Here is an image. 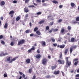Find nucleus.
<instances>
[{"label":"nucleus","instance_id":"nucleus-22","mask_svg":"<svg viewBox=\"0 0 79 79\" xmlns=\"http://www.w3.org/2000/svg\"><path fill=\"white\" fill-rule=\"evenodd\" d=\"M36 33L37 35H40L41 33L39 31H36Z\"/></svg>","mask_w":79,"mask_h":79},{"label":"nucleus","instance_id":"nucleus-5","mask_svg":"<svg viewBox=\"0 0 79 79\" xmlns=\"http://www.w3.org/2000/svg\"><path fill=\"white\" fill-rule=\"evenodd\" d=\"M58 61L61 64H64V60H61L60 59H59L58 60Z\"/></svg>","mask_w":79,"mask_h":79},{"label":"nucleus","instance_id":"nucleus-52","mask_svg":"<svg viewBox=\"0 0 79 79\" xmlns=\"http://www.w3.org/2000/svg\"><path fill=\"white\" fill-rule=\"evenodd\" d=\"M62 21V19H60L58 21V23H61V22Z\"/></svg>","mask_w":79,"mask_h":79},{"label":"nucleus","instance_id":"nucleus-63","mask_svg":"<svg viewBox=\"0 0 79 79\" xmlns=\"http://www.w3.org/2000/svg\"><path fill=\"white\" fill-rule=\"evenodd\" d=\"M3 17H1V20H3Z\"/></svg>","mask_w":79,"mask_h":79},{"label":"nucleus","instance_id":"nucleus-2","mask_svg":"<svg viewBox=\"0 0 79 79\" xmlns=\"http://www.w3.org/2000/svg\"><path fill=\"white\" fill-rule=\"evenodd\" d=\"M47 63V59L46 58L43 59L42 60V64L43 65H46Z\"/></svg>","mask_w":79,"mask_h":79},{"label":"nucleus","instance_id":"nucleus-12","mask_svg":"<svg viewBox=\"0 0 79 79\" xmlns=\"http://www.w3.org/2000/svg\"><path fill=\"white\" fill-rule=\"evenodd\" d=\"M26 62L28 64H29L30 63V62H31V60L29 59H27L26 60Z\"/></svg>","mask_w":79,"mask_h":79},{"label":"nucleus","instance_id":"nucleus-47","mask_svg":"<svg viewBox=\"0 0 79 79\" xmlns=\"http://www.w3.org/2000/svg\"><path fill=\"white\" fill-rule=\"evenodd\" d=\"M61 39H62V38H59L58 40V42H61Z\"/></svg>","mask_w":79,"mask_h":79},{"label":"nucleus","instance_id":"nucleus-44","mask_svg":"<svg viewBox=\"0 0 79 79\" xmlns=\"http://www.w3.org/2000/svg\"><path fill=\"white\" fill-rule=\"evenodd\" d=\"M36 78V76H35V75H34L33 76V77L32 78V79H35Z\"/></svg>","mask_w":79,"mask_h":79},{"label":"nucleus","instance_id":"nucleus-10","mask_svg":"<svg viewBox=\"0 0 79 79\" xmlns=\"http://www.w3.org/2000/svg\"><path fill=\"white\" fill-rule=\"evenodd\" d=\"M24 10L25 13H28L29 12V10H28V8H27V7H25L24 9Z\"/></svg>","mask_w":79,"mask_h":79},{"label":"nucleus","instance_id":"nucleus-23","mask_svg":"<svg viewBox=\"0 0 79 79\" xmlns=\"http://www.w3.org/2000/svg\"><path fill=\"white\" fill-rule=\"evenodd\" d=\"M71 6L72 7H74V6H76V5L74 3L72 2L71 4Z\"/></svg>","mask_w":79,"mask_h":79},{"label":"nucleus","instance_id":"nucleus-25","mask_svg":"<svg viewBox=\"0 0 79 79\" xmlns=\"http://www.w3.org/2000/svg\"><path fill=\"white\" fill-rule=\"evenodd\" d=\"M14 13L15 12H14L13 10H11L9 14L11 15V14H14Z\"/></svg>","mask_w":79,"mask_h":79},{"label":"nucleus","instance_id":"nucleus-64","mask_svg":"<svg viewBox=\"0 0 79 79\" xmlns=\"http://www.w3.org/2000/svg\"><path fill=\"white\" fill-rule=\"evenodd\" d=\"M77 73H79V69L77 70Z\"/></svg>","mask_w":79,"mask_h":79},{"label":"nucleus","instance_id":"nucleus-30","mask_svg":"<svg viewBox=\"0 0 79 79\" xmlns=\"http://www.w3.org/2000/svg\"><path fill=\"white\" fill-rule=\"evenodd\" d=\"M67 29L68 31H70L71 29V27L70 26H68Z\"/></svg>","mask_w":79,"mask_h":79},{"label":"nucleus","instance_id":"nucleus-17","mask_svg":"<svg viewBox=\"0 0 79 79\" xmlns=\"http://www.w3.org/2000/svg\"><path fill=\"white\" fill-rule=\"evenodd\" d=\"M65 45L64 44H62L61 45H60V48H64V47H65Z\"/></svg>","mask_w":79,"mask_h":79},{"label":"nucleus","instance_id":"nucleus-37","mask_svg":"<svg viewBox=\"0 0 79 79\" xmlns=\"http://www.w3.org/2000/svg\"><path fill=\"white\" fill-rule=\"evenodd\" d=\"M10 45L11 46H13V45H14V43L13 42H11L10 44Z\"/></svg>","mask_w":79,"mask_h":79},{"label":"nucleus","instance_id":"nucleus-34","mask_svg":"<svg viewBox=\"0 0 79 79\" xmlns=\"http://www.w3.org/2000/svg\"><path fill=\"white\" fill-rule=\"evenodd\" d=\"M30 49H31V50H35V47L32 46V47Z\"/></svg>","mask_w":79,"mask_h":79},{"label":"nucleus","instance_id":"nucleus-56","mask_svg":"<svg viewBox=\"0 0 79 79\" xmlns=\"http://www.w3.org/2000/svg\"><path fill=\"white\" fill-rule=\"evenodd\" d=\"M31 51H32V50H31V49H30L28 50V53H30V52H31Z\"/></svg>","mask_w":79,"mask_h":79},{"label":"nucleus","instance_id":"nucleus-9","mask_svg":"<svg viewBox=\"0 0 79 79\" xmlns=\"http://www.w3.org/2000/svg\"><path fill=\"white\" fill-rule=\"evenodd\" d=\"M57 67V66H56V65L55 64L54 66H51V69L52 70H54V69H55L56 68V67Z\"/></svg>","mask_w":79,"mask_h":79},{"label":"nucleus","instance_id":"nucleus-46","mask_svg":"<svg viewBox=\"0 0 79 79\" xmlns=\"http://www.w3.org/2000/svg\"><path fill=\"white\" fill-rule=\"evenodd\" d=\"M51 40L52 42H55V39L52 38Z\"/></svg>","mask_w":79,"mask_h":79},{"label":"nucleus","instance_id":"nucleus-48","mask_svg":"<svg viewBox=\"0 0 79 79\" xmlns=\"http://www.w3.org/2000/svg\"><path fill=\"white\" fill-rule=\"evenodd\" d=\"M49 27L47 26L46 27V30H48L49 29Z\"/></svg>","mask_w":79,"mask_h":79},{"label":"nucleus","instance_id":"nucleus-32","mask_svg":"<svg viewBox=\"0 0 79 79\" xmlns=\"http://www.w3.org/2000/svg\"><path fill=\"white\" fill-rule=\"evenodd\" d=\"M38 30V28L37 27H35L34 30V32H36V31H37Z\"/></svg>","mask_w":79,"mask_h":79},{"label":"nucleus","instance_id":"nucleus-15","mask_svg":"<svg viewBox=\"0 0 79 79\" xmlns=\"http://www.w3.org/2000/svg\"><path fill=\"white\" fill-rule=\"evenodd\" d=\"M36 57L37 59H39L41 57V55H40V54H37L36 55Z\"/></svg>","mask_w":79,"mask_h":79},{"label":"nucleus","instance_id":"nucleus-27","mask_svg":"<svg viewBox=\"0 0 79 79\" xmlns=\"http://www.w3.org/2000/svg\"><path fill=\"white\" fill-rule=\"evenodd\" d=\"M64 32V27H63L61 29V33H63Z\"/></svg>","mask_w":79,"mask_h":79},{"label":"nucleus","instance_id":"nucleus-39","mask_svg":"<svg viewBox=\"0 0 79 79\" xmlns=\"http://www.w3.org/2000/svg\"><path fill=\"white\" fill-rule=\"evenodd\" d=\"M29 8H34V5H30L28 6Z\"/></svg>","mask_w":79,"mask_h":79},{"label":"nucleus","instance_id":"nucleus-13","mask_svg":"<svg viewBox=\"0 0 79 79\" xmlns=\"http://www.w3.org/2000/svg\"><path fill=\"white\" fill-rule=\"evenodd\" d=\"M60 55L59 56V58L60 59H63V56H62V52H60Z\"/></svg>","mask_w":79,"mask_h":79},{"label":"nucleus","instance_id":"nucleus-8","mask_svg":"<svg viewBox=\"0 0 79 79\" xmlns=\"http://www.w3.org/2000/svg\"><path fill=\"white\" fill-rule=\"evenodd\" d=\"M60 70L56 71L54 72L53 74L55 75H57V74H60Z\"/></svg>","mask_w":79,"mask_h":79},{"label":"nucleus","instance_id":"nucleus-24","mask_svg":"<svg viewBox=\"0 0 79 79\" xmlns=\"http://www.w3.org/2000/svg\"><path fill=\"white\" fill-rule=\"evenodd\" d=\"M75 39L74 38H72L71 39V42H74V40Z\"/></svg>","mask_w":79,"mask_h":79},{"label":"nucleus","instance_id":"nucleus-11","mask_svg":"<svg viewBox=\"0 0 79 79\" xmlns=\"http://www.w3.org/2000/svg\"><path fill=\"white\" fill-rule=\"evenodd\" d=\"M8 55L6 53H2L1 54H0V56H5V55Z\"/></svg>","mask_w":79,"mask_h":79},{"label":"nucleus","instance_id":"nucleus-38","mask_svg":"<svg viewBox=\"0 0 79 79\" xmlns=\"http://www.w3.org/2000/svg\"><path fill=\"white\" fill-rule=\"evenodd\" d=\"M68 59H69V57H66L65 58V60H66V62H67L68 61H68Z\"/></svg>","mask_w":79,"mask_h":79},{"label":"nucleus","instance_id":"nucleus-4","mask_svg":"<svg viewBox=\"0 0 79 79\" xmlns=\"http://www.w3.org/2000/svg\"><path fill=\"white\" fill-rule=\"evenodd\" d=\"M76 47L75 46H73L71 47L70 48V54L73 52V48H76Z\"/></svg>","mask_w":79,"mask_h":79},{"label":"nucleus","instance_id":"nucleus-45","mask_svg":"<svg viewBox=\"0 0 79 79\" xmlns=\"http://www.w3.org/2000/svg\"><path fill=\"white\" fill-rule=\"evenodd\" d=\"M78 61H77V62H75L74 64V65H77V64H78Z\"/></svg>","mask_w":79,"mask_h":79},{"label":"nucleus","instance_id":"nucleus-61","mask_svg":"<svg viewBox=\"0 0 79 79\" xmlns=\"http://www.w3.org/2000/svg\"><path fill=\"white\" fill-rule=\"evenodd\" d=\"M2 44H4V45H5V42L4 41H2L1 42Z\"/></svg>","mask_w":79,"mask_h":79},{"label":"nucleus","instance_id":"nucleus-31","mask_svg":"<svg viewBox=\"0 0 79 79\" xmlns=\"http://www.w3.org/2000/svg\"><path fill=\"white\" fill-rule=\"evenodd\" d=\"M3 76L4 77H6L8 76V75H7V73H5V74H4Z\"/></svg>","mask_w":79,"mask_h":79},{"label":"nucleus","instance_id":"nucleus-50","mask_svg":"<svg viewBox=\"0 0 79 79\" xmlns=\"http://www.w3.org/2000/svg\"><path fill=\"white\" fill-rule=\"evenodd\" d=\"M58 29H55L54 30V32H56V31H58Z\"/></svg>","mask_w":79,"mask_h":79},{"label":"nucleus","instance_id":"nucleus-57","mask_svg":"<svg viewBox=\"0 0 79 79\" xmlns=\"http://www.w3.org/2000/svg\"><path fill=\"white\" fill-rule=\"evenodd\" d=\"M34 35V33L31 34L30 35V36L31 37H32V36H33Z\"/></svg>","mask_w":79,"mask_h":79},{"label":"nucleus","instance_id":"nucleus-1","mask_svg":"<svg viewBox=\"0 0 79 79\" xmlns=\"http://www.w3.org/2000/svg\"><path fill=\"white\" fill-rule=\"evenodd\" d=\"M12 58V57L11 56H7L6 58L7 61H8L10 63H11L13 61H15L17 58H18V57H15L11 60V59Z\"/></svg>","mask_w":79,"mask_h":79},{"label":"nucleus","instance_id":"nucleus-62","mask_svg":"<svg viewBox=\"0 0 79 79\" xmlns=\"http://www.w3.org/2000/svg\"><path fill=\"white\" fill-rule=\"evenodd\" d=\"M74 60L75 61H77L78 60V59H74Z\"/></svg>","mask_w":79,"mask_h":79},{"label":"nucleus","instance_id":"nucleus-6","mask_svg":"<svg viewBox=\"0 0 79 79\" xmlns=\"http://www.w3.org/2000/svg\"><path fill=\"white\" fill-rule=\"evenodd\" d=\"M40 44H41L43 47H45L46 45V43L44 41H42L40 42Z\"/></svg>","mask_w":79,"mask_h":79},{"label":"nucleus","instance_id":"nucleus-42","mask_svg":"<svg viewBox=\"0 0 79 79\" xmlns=\"http://www.w3.org/2000/svg\"><path fill=\"white\" fill-rule=\"evenodd\" d=\"M36 14L38 15H41V14H42V13H41V12H39L37 13Z\"/></svg>","mask_w":79,"mask_h":79},{"label":"nucleus","instance_id":"nucleus-60","mask_svg":"<svg viewBox=\"0 0 79 79\" xmlns=\"http://www.w3.org/2000/svg\"><path fill=\"white\" fill-rule=\"evenodd\" d=\"M19 73L20 75H23V73L21 72H19Z\"/></svg>","mask_w":79,"mask_h":79},{"label":"nucleus","instance_id":"nucleus-59","mask_svg":"<svg viewBox=\"0 0 79 79\" xmlns=\"http://www.w3.org/2000/svg\"><path fill=\"white\" fill-rule=\"evenodd\" d=\"M35 36L36 37H39V36L38 35H34V36Z\"/></svg>","mask_w":79,"mask_h":79},{"label":"nucleus","instance_id":"nucleus-41","mask_svg":"<svg viewBox=\"0 0 79 79\" xmlns=\"http://www.w3.org/2000/svg\"><path fill=\"white\" fill-rule=\"evenodd\" d=\"M29 32H30V30H27L25 31V32H26V33H29Z\"/></svg>","mask_w":79,"mask_h":79},{"label":"nucleus","instance_id":"nucleus-58","mask_svg":"<svg viewBox=\"0 0 79 79\" xmlns=\"http://www.w3.org/2000/svg\"><path fill=\"white\" fill-rule=\"evenodd\" d=\"M59 8H63V5H60L59 6Z\"/></svg>","mask_w":79,"mask_h":79},{"label":"nucleus","instance_id":"nucleus-35","mask_svg":"<svg viewBox=\"0 0 79 79\" xmlns=\"http://www.w3.org/2000/svg\"><path fill=\"white\" fill-rule=\"evenodd\" d=\"M52 77H50V75H47L46 76V79H48V78H51Z\"/></svg>","mask_w":79,"mask_h":79},{"label":"nucleus","instance_id":"nucleus-33","mask_svg":"<svg viewBox=\"0 0 79 79\" xmlns=\"http://www.w3.org/2000/svg\"><path fill=\"white\" fill-rule=\"evenodd\" d=\"M23 1L24 2L25 1V3H28V2H29V0H23Z\"/></svg>","mask_w":79,"mask_h":79},{"label":"nucleus","instance_id":"nucleus-40","mask_svg":"<svg viewBox=\"0 0 79 79\" xmlns=\"http://www.w3.org/2000/svg\"><path fill=\"white\" fill-rule=\"evenodd\" d=\"M32 69H29V73H32Z\"/></svg>","mask_w":79,"mask_h":79},{"label":"nucleus","instance_id":"nucleus-54","mask_svg":"<svg viewBox=\"0 0 79 79\" xmlns=\"http://www.w3.org/2000/svg\"><path fill=\"white\" fill-rule=\"evenodd\" d=\"M13 3H17V1L16 0H14L13 1Z\"/></svg>","mask_w":79,"mask_h":79},{"label":"nucleus","instance_id":"nucleus-28","mask_svg":"<svg viewBox=\"0 0 79 79\" xmlns=\"http://www.w3.org/2000/svg\"><path fill=\"white\" fill-rule=\"evenodd\" d=\"M77 21H75L74 20H73L72 21V23L73 24H76L77 23Z\"/></svg>","mask_w":79,"mask_h":79},{"label":"nucleus","instance_id":"nucleus-55","mask_svg":"<svg viewBox=\"0 0 79 79\" xmlns=\"http://www.w3.org/2000/svg\"><path fill=\"white\" fill-rule=\"evenodd\" d=\"M3 35H0V39H3Z\"/></svg>","mask_w":79,"mask_h":79},{"label":"nucleus","instance_id":"nucleus-49","mask_svg":"<svg viewBox=\"0 0 79 79\" xmlns=\"http://www.w3.org/2000/svg\"><path fill=\"white\" fill-rule=\"evenodd\" d=\"M53 46L54 47H56L57 46V44L56 43H55L54 44H53Z\"/></svg>","mask_w":79,"mask_h":79},{"label":"nucleus","instance_id":"nucleus-14","mask_svg":"<svg viewBox=\"0 0 79 79\" xmlns=\"http://www.w3.org/2000/svg\"><path fill=\"white\" fill-rule=\"evenodd\" d=\"M5 2L4 1H2L0 3L1 6H3V5H5Z\"/></svg>","mask_w":79,"mask_h":79},{"label":"nucleus","instance_id":"nucleus-51","mask_svg":"<svg viewBox=\"0 0 79 79\" xmlns=\"http://www.w3.org/2000/svg\"><path fill=\"white\" fill-rule=\"evenodd\" d=\"M37 53H38V54L40 53V51H39V49H38V50H37Z\"/></svg>","mask_w":79,"mask_h":79},{"label":"nucleus","instance_id":"nucleus-20","mask_svg":"<svg viewBox=\"0 0 79 79\" xmlns=\"http://www.w3.org/2000/svg\"><path fill=\"white\" fill-rule=\"evenodd\" d=\"M68 49H66L64 51V54L65 55H66L67 54V53H68Z\"/></svg>","mask_w":79,"mask_h":79},{"label":"nucleus","instance_id":"nucleus-53","mask_svg":"<svg viewBox=\"0 0 79 79\" xmlns=\"http://www.w3.org/2000/svg\"><path fill=\"white\" fill-rule=\"evenodd\" d=\"M36 2L38 3H40L41 2V1L40 0H36Z\"/></svg>","mask_w":79,"mask_h":79},{"label":"nucleus","instance_id":"nucleus-43","mask_svg":"<svg viewBox=\"0 0 79 79\" xmlns=\"http://www.w3.org/2000/svg\"><path fill=\"white\" fill-rule=\"evenodd\" d=\"M49 50H50L51 52H53V50H54V49L53 48H49Z\"/></svg>","mask_w":79,"mask_h":79},{"label":"nucleus","instance_id":"nucleus-36","mask_svg":"<svg viewBox=\"0 0 79 79\" xmlns=\"http://www.w3.org/2000/svg\"><path fill=\"white\" fill-rule=\"evenodd\" d=\"M76 21H79V16H78L76 18Z\"/></svg>","mask_w":79,"mask_h":79},{"label":"nucleus","instance_id":"nucleus-7","mask_svg":"<svg viewBox=\"0 0 79 79\" xmlns=\"http://www.w3.org/2000/svg\"><path fill=\"white\" fill-rule=\"evenodd\" d=\"M66 65H68V66L69 67V66H71V62L70 61L66 62Z\"/></svg>","mask_w":79,"mask_h":79},{"label":"nucleus","instance_id":"nucleus-3","mask_svg":"<svg viewBox=\"0 0 79 79\" xmlns=\"http://www.w3.org/2000/svg\"><path fill=\"white\" fill-rule=\"evenodd\" d=\"M25 42V40L24 39L20 40L18 42V45H21V44H23Z\"/></svg>","mask_w":79,"mask_h":79},{"label":"nucleus","instance_id":"nucleus-16","mask_svg":"<svg viewBox=\"0 0 79 79\" xmlns=\"http://www.w3.org/2000/svg\"><path fill=\"white\" fill-rule=\"evenodd\" d=\"M75 79H79V73L76 75L75 77Z\"/></svg>","mask_w":79,"mask_h":79},{"label":"nucleus","instance_id":"nucleus-21","mask_svg":"<svg viewBox=\"0 0 79 79\" xmlns=\"http://www.w3.org/2000/svg\"><path fill=\"white\" fill-rule=\"evenodd\" d=\"M44 22H45L44 20H42L40 21L39 22V24H43V23H44Z\"/></svg>","mask_w":79,"mask_h":79},{"label":"nucleus","instance_id":"nucleus-26","mask_svg":"<svg viewBox=\"0 0 79 79\" xmlns=\"http://www.w3.org/2000/svg\"><path fill=\"white\" fill-rule=\"evenodd\" d=\"M52 3H54L56 4H58V2L56 1V0H53L52 1Z\"/></svg>","mask_w":79,"mask_h":79},{"label":"nucleus","instance_id":"nucleus-19","mask_svg":"<svg viewBox=\"0 0 79 79\" xmlns=\"http://www.w3.org/2000/svg\"><path fill=\"white\" fill-rule=\"evenodd\" d=\"M8 23H6L4 26V27L5 29H7V27H8Z\"/></svg>","mask_w":79,"mask_h":79},{"label":"nucleus","instance_id":"nucleus-29","mask_svg":"<svg viewBox=\"0 0 79 79\" xmlns=\"http://www.w3.org/2000/svg\"><path fill=\"white\" fill-rule=\"evenodd\" d=\"M28 16H29V15H28V14H26L25 17V20L27 19V17H28Z\"/></svg>","mask_w":79,"mask_h":79},{"label":"nucleus","instance_id":"nucleus-18","mask_svg":"<svg viewBox=\"0 0 79 79\" xmlns=\"http://www.w3.org/2000/svg\"><path fill=\"white\" fill-rule=\"evenodd\" d=\"M16 21H18L20 19V17L18 16H17L15 19Z\"/></svg>","mask_w":79,"mask_h":79}]
</instances>
